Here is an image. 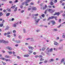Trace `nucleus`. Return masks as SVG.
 Instances as JSON below:
<instances>
[{
	"instance_id": "1",
	"label": "nucleus",
	"mask_w": 65,
	"mask_h": 65,
	"mask_svg": "<svg viewBox=\"0 0 65 65\" xmlns=\"http://www.w3.org/2000/svg\"><path fill=\"white\" fill-rule=\"evenodd\" d=\"M37 17H36L35 18L34 20L35 21H36L37 23H38L39 21H40V19H38V20H36V19H37Z\"/></svg>"
},
{
	"instance_id": "2",
	"label": "nucleus",
	"mask_w": 65,
	"mask_h": 65,
	"mask_svg": "<svg viewBox=\"0 0 65 65\" xmlns=\"http://www.w3.org/2000/svg\"><path fill=\"white\" fill-rule=\"evenodd\" d=\"M54 16H52L51 17H49V18L47 20V21H49L51 19H53L54 18Z\"/></svg>"
},
{
	"instance_id": "3",
	"label": "nucleus",
	"mask_w": 65,
	"mask_h": 65,
	"mask_svg": "<svg viewBox=\"0 0 65 65\" xmlns=\"http://www.w3.org/2000/svg\"><path fill=\"white\" fill-rule=\"evenodd\" d=\"M47 10L50 12H53V11H53V9H47Z\"/></svg>"
},
{
	"instance_id": "4",
	"label": "nucleus",
	"mask_w": 65,
	"mask_h": 65,
	"mask_svg": "<svg viewBox=\"0 0 65 65\" xmlns=\"http://www.w3.org/2000/svg\"><path fill=\"white\" fill-rule=\"evenodd\" d=\"M57 15L58 16H59L60 15V13L59 12H56L54 15Z\"/></svg>"
},
{
	"instance_id": "5",
	"label": "nucleus",
	"mask_w": 65,
	"mask_h": 65,
	"mask_svg": "<svg viewBox=\"0 0 65 65\" xmlns=\"http://www.w3.org/2000/svg\"><path fill=\"white\" fill-rule=\"evenodd\" d=\"M51 23H52V25H54L55 24H56V22H55V21L54 20H52L51 21Z\"/></svg>"
},
{
	"instance_id": "6",
	"label": "nucleus",
	"mask_w": 65,
	"mask_h": 65,
	"mask_svg": "<svg viewBox=\"0 0 65 65\" xmlns=\"http://www.w3.org/2000/svg\"><path fill=\"white\" fill-rule=\"evenodd\" d=\"M32 10H36L37 9L36 8L34 7L32 8Z\"/></svg>"
},
{
	"instance_id": "7",
	"label": "nucleus",
	"mask_w": 65,
	"mask_h": 65,
	"mask_svg": "<svg viewBox=\"0 0 65 65\" xmlns=\"http://www.w3.org/2000/svg\"><path fill=\"white\" fill-rule=\"evenodd\" d=\"M4 40H0V43H2L3 42V43H4Z\"/></svg>"
},
{
	"instance_id": "8",
	"label": "nucleus",
	"mask_w": 65,
	"mask_h": 65,
	"mask_svg": "<svg viewBox=\"0 0 65 65\" xmlns=\"http://www.w3.org/2000/svg\"><path fill=\"white\" fill-rule=\"evenodd\" d=\"M9 28V27L8 26H6V28L5 29V30H8V29Z\"/></svg>"
},
{
	"instance_id": "9",
	"label": "nucleus",
	"mask_w": 65,
	"mask_h": 65,
	"mask_svg": "<svg viewBox=\"0 0 65 65\" xmlns=\"http://www.w3.org/2000/svg\"><path fill=\"white\" fill-rule=\"evenodd\" d=\"M15 5H14V6H12L11 8H12V9H14L15 8Z\"/></svg>"
},
{
	"instance_id": "10",
	"label": "nucleus",
	"mask_w": 65,
	"mask_h": 65,
	"mask_svg": "<svg viewBox=\"0 0 65 65\" xmlns=\"http://www.w3.org/2000/svg\"><path fill=\"white\" fill-rule=\"evenodd\" d=\"M29 56V55H24V57H28Z\"/></svg>"
},
{
	"instance_id": "11",
	"label": "nucleus",
	"mask_w": 65,
	"mask_h": 65,
	"mask_svg": "<svg viewBox=\"0 0 65 65\" xmlns=\"http://www.w3.org/2000/svg\"><path fill=\"white\" fill-rule=\"evenodd\" d=\"M64 60H65V59L64 58L62 59L61 60V62L62 63L64 61Z\"/></svg>"
},
{
	"instance_id": "12",
	"label": "nucleus",
	"mask_w": 65,
	"mask_h": 65,
	"mask_svg": "<svg viewBox=\"0 0 65 65\" xmlns=\"http://www.w3.org/2000/svg\"><path fill=\"white\" fill-rule=\"evenodd\" d=\"M8 50H10L11 51V50H12V48H11L10 47H8Z\"/></svg>"
},
{
	"instance_id": "13",
	"label": "nucleus",
	"mask_w": 65,
	"mask_h": 65,
	"mask_svg": "<svg viewBox=\"0 0 65 65\" xmlns=\"http://www.w3.org/2000/svg\"><path fill=\"white\" fill-rule=\"evenodd\" d=\"M54 44L56 45H58L59 44L56 42H55L54 43Z\"/></svg>"
},
{
	"instance_id": "14",
	"label": "nucleus",
	"mask_w": 65,
	"mask_h": 65,
	"mask_svg": "<svg viewBox=\"0 0 65 65\" xmlns=\"http://www.w3.org/2000/svg\"><path fill=\"white\" fill-rule=\"evenodd\" d=\"M26 1V3H28V2H29L31 0H25Z\"/></svg>"
},
{
	"instance_id": "15",
	"label": "nucleus",
	"mask_w": 65,
	"mask_h": 65,
	"mask_svg": "<svg viewBox=\"0 0 65 65\" xmlns=\"http://www.w3.org/2000/svg\"><path fill=\"white\" fill-rule=\"evenodd\" d=\"M10 13H7L6 14V16L7 17H8L10 15Z\"/></svg>"
},
{
	"instance_id": "16",
	"label": "nucleus",
	"mask_w": 65,
	"mask_h": 65,
	"mask_svg": "<svg viewBox=\"0 0 65 65\" xmlns=\"http://www.w3.org/2000/svg\"><path fill=\"white\" fill-rule=\"evenodd\" d=\"M4 43H8V41H4Z\"/></svg>"
},
{
	"instance_id": "17",
	"label": "nucleus",
	"mask_w": 65,
	"mask_h": 65,
	"mask_svg": "<svg viewBox=\"0 0 65 65\" xmlns=\"http://www.w3.org/2000/svg\"><path fill=\"white\" fill-rule=\"evenodd\" d=\"M5 57L6 58H9V56L8 55H6L5 56Z\"/></svg>"
},
{
	"instance_id": "18",
	"label": "nucleus",
	"mask_w": 65,
	"mask_h": 65,
	"mask_svg": "<svg viewBox=\"0 0 65 65\" xmlns=\"http://www.w3.org/2000/svg\"><path fill=\"white\" fill-rule=\"evenodd\" d=\"M39 58H42V57H43V56L41 55H40L39 56Z\"/></svg>"
},
{
	"instance_id": "19",
	"label": "nucleus",
	"mask_w": 65,
	"mask_h": 65,
	"mask_svg": "<svg viewBox=\"0 0 65 65\" xmlns=\"http://www.w3.org/2000/svg\"><path fill=\"white\" fill-rule=\"evenodd\" d=\"M51 5H53V3L52 1H51V3H50Z\"/></svg>"
},
{
	"instance_id": "20",
	"label": "nucleus",
	"mask_w": 65,
	"mask_h": 65,
	"mask_svg": "<svg viewBox=\"0 0 65 65\" xmlns=\"http://www.w3.org/2000/svg\"><path fill=\"white\" fill-rule=\"evenodd\" d=\"M54 19H55V20H58V19H57V16H55V17H54Z\"/></svg>"
},
{
	"instance_id": "21",
	"label": "nucleus",
	"mask_w": 65,
	"mask_h": 65,
	"mask_svg": "<svg viewBox=\"0 0 65 65\" xmlns=\"http://www.w3.org/2000/svg\"><path fill=\"white\" fill-rule=\"evenodd\" d=\"M14 18H12L11 19H10V21H14Z\"/></svg>"
},
{
	"instance_id": "22",
	"label": "nucleus",
	"mask_w": 65,
	"mask_h": 65,
	"mask_svg": "<svg viewBox=\"0 0 65 65\" xmlns=\"http://www.w3.org/2000/svg\"><path fill=\"white\" fill-rule=\"evenodd\" d=\"M6 61H10V59H6L5 60Z\"/></svg>"
},
{
	"instance_id": "23",
	"label": "nucleus",
	"mask_w": 65,
	"mask_h": 65,
	"mask_svg": "<svg viewBox=\"0 0 65 65\" xmlns=\"http://www.w3.org/2000/svg\"><path fill=\"white\" fill-rule=\"evenodd\" d=\"M7 10H8V11H9V12H10V11H11V10H10V9H9V8L7 9Z\"/></svg>"
},
{
	"instance_id": "24",
	"label": "nucleus",
	"mask_w": 65,
	"mask_h": 65,
	"mask_svg": "<svg viewBox=\"0 0 65 65\" xmlns=\"http://www.w3.org/2000/svg\"><path fill=\"white\" fill-rule=\"evenodd\" d=\"M18 2V0H15V1L14 2V3H17Z\"/></svg>"
},
{
	"instance_id": "25",
	"label": "nucleus",
	"mask_w": 65,
	"mask_h": 65,
	"mask_svg": "<svg viewBox=\"0 0 65 65\" xmlns=\"http://www.w3.org/2000/svg\"><path fill=\"white\" fill-rule=\"evenodd\" d=\"M45 15L44 14H42L41 15V16L42 17H43V18H44Z\"/></svg>"
},
{
	"instance_id": "26",
	"label": "nucleus",
	"mask_w": 65,
	"mask_h": 65,
	"mask_svg": "<svg viewBox=\"0 0 65 65\" xmlns=\"http://www.w3.org/2000/svg\"><path fill=\"white\" fill-rule=\"evenodd\" d=\"M17 8L16 7L15 8V9L14 10V11L15 12V11H17Z\"/></svg>"
},
{
	"instance_id": "27",
	"label": "nucleus",
	"mask_w": 65,
	"mask_h": 65,
	"mask_svg": "<svg viewBox=\"0 0 65 65\" xmlns=\"http://www.w3.org/2000/svg\"><path fill=\"white\" fill-rule=\"evenodd\" d=\"M34 15L36 17V16H38V14L37 13V14H35Z\"/></svg>"
},
{
	"instance_id": "28",
	"label": "nucleus",
	"mask_w": 65,
	"mask_h": 65,
	"mask_svg": "<svg viewBox=\"0 0 65 65\" xmlns=\"http://www.w3.org/2000/svg\"><path fill=\"white\" fill-rule=\"evenodd\" d=\"M1 59H2V60H5L6 59L5 58H1Z\"/></svg>"
},
{
	"instance_id": "29",
	"label": "nucleus",
	"mask_w": 65,
	"mask_h": 65,
	"mask_svg": "<svg viewBox=\"0 0 65 65\" xmlns=\"http://www.w3.org/2000/svg\"><path fill=\"white\" fill-rule=\"evenodd\" d=\"M40 61H44V59H42V58H41L40 60Z\"/></svg>"
},
{
	"instance_id": "30",
	"label": "nucleus",
	"mask_w": 65,
	"mask_h": 65,
	"mask_svg": "<svg viewBox=\"0 0 65 65\" xmlns=\"http://www.w3.org/2000/svg\"><path fill=\"white\" fill-rule=\"evenodd\" d=\"M13 26L14 27H17V25H16V24H14L13 25Z\"/></svg>"
},
{
	"instance_id": "31",
	"label": "nucleus",
	"mask_w": 65,
	"mask_h": 65,
	"mask_svg": "<svg viewBox=\"0 0 65 65\" xmlns=\"http://www.w3.org/2000/svg\"><path fill=\"white\" fill-rule=\"evenodd\" d=\"M53 59H51L49 60V61L50 62H52V61H53Z\"/></svg>"
},
{
	"instance_id": "32",
	"label": "nucleus",
	"mask_w": 65,
	"mask_h": 65,
	"mask_svg": "<svg viewBox=\"0 0 65 65\" xmlns=\"http://www.w3.org/2000/svg\"><path fill=\"white\" fill-rule=\"evenodd\" d=\"M33 54L34 55H36L37 53L36 52H34L33 53Z\"/></svg>"
},
{
	"instance_id": "33",
	"label": "nucleus",
	"mask_w": 65,
	"mask_h": 65,
	"mask_svg": "<svg viewBox=\"0 0 65 65\" xmlns=\"http://www.w3.org/2000/svg\"><path fill=\"white\" fill-rule=\"evenodd\" d=\"M10 34V32H8L7 33V35H8L9 34Z\"/></svg>"
},
{
	"instance_id": "34",
	"label": "nucleus",
	"mask_w": 65,
	"mask_h": 65,
	"mask_svg": "<svg viewBox=\"0 0 65 65\" xmlns=\"http://www.w3.org/2000/svg\"><path fill=\"white\" fill-rule=\"evenodd\" d=\"M42 51H44L45 50V48H43L42 49Z\"/></svg>"
},
{
	"instance_id": "35",
	"label": "nucleus",
	"mask_w": 65,
	"mask_h": 65,
	"mask_svg": "<svg viewBox=\"0 0 65 65\" xmlns=\"http://www.w3.org/2000/svg\"><path fill=\"white\" fill-rule=\"evenodd\" d=\"M3 13L2 12H0V17H1V15H2Z\"/></svg>"
},
{
	"instance_id": "36",
	"label": "nucleus",
	"mask_w": 65,
	"mask_h": 65,
	"mask_svg": "<svg viewBox=\"0 0 65 65\" xmlns=\"http://www.w3.org/2000/svg\"><path fill=\"white\" fill-rule=\"evenodd\" d=\"M59 23H61V19H60L59 20Z\"/></svg>"
},
{
	"instance_id": "37",
	"label": "nucleus",
	"mask_w": 65,
	"mask_h": 65,
	"mask_svg": "<svg viewBox=\"0 0 65 65\" xmlns=\"http://www.w3.org/2000/svg\"><path fill=\"white\" fill-rule=\"evenodd\" d=\"M28 10H31V8H29L28 9Z\"/></svg>"
},
{
	"instance_id": "38",
	"label": "nucleus",
	"mask_w": 65,
	"mask_h": 65,
	"mask_svg": "<svg viewBox=\"0 0 65 65\" xmlns=\"http://www.w3.org/2000/svg\"><path fill=\"white\" fill-rule=\"evenodd\" d=\"M48 7L49 8H51V7H52V6H48Z\"/></svg>"
},
{
	"instance_id": "39",
	"label": "nucleus",
	"mask_w": 65,
	"mask_h": 65,
	"mask_svg": "<svg viewBox=\"0 0 65 65\" xmlns=\"http://www.w3.org/2000/svg\"><path fill=\"white\" fill-rule=\"evenodd\" d=\"M13 32L14 33H16V31L15 30H14L13 31Z\"/></svg>"
},
{
	"instance_id": "40",
	"label": "nucleus",
	"mask_w": 65,
	"mask_h": 65,
	"mask_svg": "<svg viewBox=\"0 0 65 65\" xmlns=\"http://www.w3.org/2000/svg\"><path fill=\"white\" fill-rule=\"evenodd\" d=\"M54 2V3H57V0H55Z\"/></svg>"
},
{
	"instance_id": "41",
	"label": "nucleus",
	"mask_w": 65,
	"mask_h": 65,
	"mask_svg": "<svg viewBox=\"0 0 65 65\" xmlns=\"http://www.w3.org/2000/svg\"><path fill=\"white\" fill-rule=\"evenodd\" d=\"M19 37L20 39H21L22 38V37L20 36H19Z\"/></svg>"
},
{
	"instance_id": "42",
	"label": "nucleus",
	"mask_w": 65,
	"mask_h": 65,
	"mask_svg": "<svg viewBox=\"0 0 65 65\" xmlns=\"http://www.w3.org/2000/svg\"><path fill=\"white\" fill-rule=\"evenodd\" d=\"M35 58H38V57H39V56H38L36 55V56H35Z\"/></svg>"
},
{
	"instance_id": "43",
	"label": "nucleus",
	"mask_w": 65,
	"mask_h": 65,
	"mask_svg": "<svg viewBox=\"0 0 65 65\" xmlns=\"http://www.w3.org/2000/svg\"><path fill=\"white\" fill-rule=\"evenodd\" d=\"M62 15L63 17H65V14L64 13L63 14H62Z\"/></svg>"
},
{
	"instance_id": "44",
	"label": "nucleus",
	"mask_w": 65,
	"mask_h": 65,
	"mask_svg": "<svg viewBox=\"0 0 65 65\" xmlns=\"http://www.w3.org/2000/svg\"><path fill=\"white\" fill-rule=\"evenodd\" d=\"M53 48H51L50 50V52H52L53 51Z\"/></svg>"
},
{
	"instance_id": "45",
	"label": "nucleus",
	"mask_w": 65,
	"mask_h": 65,
	"mask_svg": "<svg viewBox=\"0 0 65 65\" xmlns=\"http://www.w3.org/2000/svg\"><path fill=\"white\" fill-rule=\"evenodd\" d=\"M9 53L10 54V55L12 54V52H9Z\"/></svg>"
},
{
	"instance_id": "46",
	"label": "nucleus",
	"mask_w": 65,
	"mask_h": 65,
	"mask_svg": "<svg viewBox=\"0 0 65 65\" xmlns=\"http://www.w3.org/2000/svg\"><path fill=\"white\" fill-rule=\"evenodd\" d=\"M43 63V62H40L39 63V64H42Z\"/></svg>"
},
{
	"instance_id": "47",
	"label": "nucleus",
	"mask_w": 65,
	"mask_h": 65,
	"mask_svg": "<svg viewBox=\"0 0 65 65\" xmlns=\"http://www.w3.org/2000/svg\"><path fill=\"white\" fill-rule=\"evenodd\" d=\"M3 26V24H0V27H2Z\"/></svg>"
},
{
	"instance_id": "48",
	"label": "nucleus",
	"mask_w": 65,
	"mask_h": 65,
	"mask_svg": "<svg viewBox=\"0 0 65 65\" xmlns=\"http://www.w3.org/2000/svg\"><path fill=\"white\" fill-rule=\"evenodd\" d=\"M23 12H24V10H22L21 11V13H23Z\"/></svg>"
},
{
	"instance_id": "49",
	"label": "nucleus",
	"mask_w": 65,
	"mask_h": 65,
	"mask_svg": "<svg viewBox=\"0 0 65 65\" xmlns=\"http://www.w3.org/2000/svg\"><path fill=\"white\" fill-rule=\"evenodd\" d=\"M12 53H13V55H15V52H14V51H13L12 52Z\"/></svg>"
},
{
	"instance_id": "50",
	"label": "nucleus",
	"mask_w": 65,
	"mask_h": 65,
	"mask_svg": "<svg viewBox=\"0 0 65 65\" xmlns=\"http://www.w3.org/2000/svg\"><path fill=\"white\" fill-rule=\"evenodd\" d=\"M44 63H46L47 62V60H45L44 61Z\"/></svg>"
},
{
	"instance_id": "51",
	"label": "nucleus",
	"mask_w": 65,
	"mask_h": 65,
	"mask_svg": "<svg viewBox=\"0 0 65 65\" xmlns=\"http://www.w3.org/2000/svg\"><path fill=\"white\" fill-rule=\"evenodd\" d=\"M21 41L20 40H19L17 41V43H20Z\"/></svg>"
},
{
	"instance_id": "52",
	"label": "nucleus",
	"mask_w": 65,
	"mask_h": 65,
	"mask_svg": "<svg viewBox=\"0 0 65 65\" xmlns=\"http://www.w3.org/2000/svg\"><path fill=\"white\" fill-rule=\"evenodd\" d=\"M23 6L22 5H21L20 6V8H22Z\"/></svg>"
},
{
	"instance_id": "53",
	"label": "nucleus",
	"mask_w": 65,
	"mask_h": 65,
	"mask_svg": "<svg viewBox=\"0 0 65 65\" xmlns=\"http://www.w3.org/2000/svg\"><path fill=\"white\" fill-rule=\"evenodd\" d=\"M52 7L53 8H55V7H56L54 6H53Z\"/></svg>"
},
{
	"instance_id": "54",
	"label": "nucleus",
	"mask_w": 65,
	"mask_h": 65,
	"mask_svg": "<svg viewBox=\"0 0 65 65\" xmlns=\"http://www.w3.org/2000/svg\"><path fill=\"white\" fill-rule=\"evenodd\" d=\"M63 12V10H61V11H60V13H62Z\"/></svg>"
},
{
	"instance_id": "55",
	"label": "nucleus",
	"mask_w": 65,
	"mask_h": 65,
	"mask_svg": "<svg viewBox=\"0 0 65 65\" xmlns=\"http://www.w3.org/2000/svg\"><path fill=\"white\" fill-rule=\"evenodd\" d=\"M10 3H12V1H10L9 2Z\"/></svg>"
},
{
	"instance_id": "56",
	"label": "nucleus",
	"mask_w": 65,
	"mask_h": 65,
	"mask_svg": "<svg viewBox=\"0 0 65 65\" xmlns=\"http://www.w3.org/2000/svg\"><path fill=\"white\" fill-rule=\"evenodd\" d=\"M17 58H18V59H21V57H19V56H17Z\"/></svg>"
},
{
	"instance_id": "57",
	"label": "nucleus",
	"mask_w": 65,
	"mask_h": 65,
	"mask_svg": "<svg viewBox=\"0 0 65 65\" xmlns=\"http://www.w3.org/2000/svg\"><path fill=\"white\" fill-rule=\"evenodd\" d=\"M31 46H28V48H29L30 49L31 48Z\"/></svg>"
},
{
	"instance_id": "58",
	"label": "nucleus",
	"mask_w": 65,
	"mask_h": 65,
	"mask_svg": "<svg viewBox=\"0 0 65 65\" xmlns=\"http://www.w3.org/2000/svg\"><path fill=\"white\" fill-rule=\"evenodd\" d=\"M64 4H65V3H63L62 4V5L63 6L64 5Z\"/></svg>"
},
{
	"instance_id": "59",
	"label": "nucleus",
	"mask_w": 65,
	"mask_h": 65,
	"mask_svg": "<svg viewBox=\"0 0 65 65\" xmlns=\"http://www.w3.org/2000/svg\"><path fill=\"white\" fill-rule=\"evenodd\" d=\"M62 38H65V35H63L62 36Z\"/></svg>"
},
{
	"instance_id": "60",
	"label": "nucleus",
	"mask_w": 65,
	"mask_h": 65,
	"mask_svg": "<svg viewBox=\"0 0 65 65\" xmlns=\"http://www.w3.org/2000/svg\"><path fill=\"white\" fill-rule=\"evenodd\" d=\"M46 8H45V7H44L43 8V10H44V9H45Z\"/></svg>"
},
{
	"instance_id": "61",
	"label": "nucleus",
	"mask_w": 65,
	"mask_h": 65,
	"mask_svg": "<svg viewBox=\"0 0 65 65\" xmlns=\"http://www.w3.org/2000/svg\"><path fill=\"white\" fill-rule=\"evenodd\" d=\"M7 36L8 37H10V36L9 35H8Z\"/></svg>"
},
{
	"instance_id": "62",
	"label": "nucleus",
	"mask_w": 65,
	"mask_h": 65,
	"mask_svg": "<svg viewBox=\"0 0 65 65\" xmlns=\"http://www.w3.org/2000/svg\"><path fill=\"white\" fill-rule=\"evenodd\" d=\"M25 29H23V32L24 33H25Z\"/></svg>"
},
{
	"instance_id": "63",
	"label": "nucleus",
	"mask_w": 65,
	"mask_h": 65,
	"mask_svg": "<svg viewBox=\"0 0 65 65\" xmlns=\"http://www.w3.org/2000/svg\"><path fill=\"white\" fill-rule=\"evenodd\" d=\"M6 11V10H3V12H5V11Z\"/></svg>"
},
{
	"instance_id": "64",
	"label": "nucleus",
	"mask_w": 65,
	"mask_h": 65,
	"mask_svg": "<svg viewBox=\"0 0 65 65\" xmlns=\"http://www.w3.org/2000/svg\"><path fill=\"white\" fill-rule=\"evenodd\" d=\"M30 4L31 5H34V4H33V3H30Z\"/></svg>"
}]
</instances>
